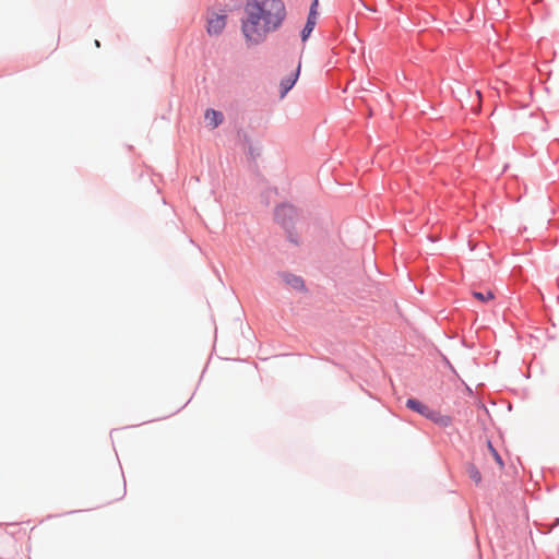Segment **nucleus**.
Masks as SVG:
<instances>
[{
    "mask_svg": "<svg viewBox=\"0 0 559 559\" xmlns=\"http://www.w3.org/2000/svg\"><path fill=\"white\" fill-rule=\"evenodd\" d=\"M300 72V64L287 78L281 81V98H283L295 85Z\"/></svg>",
    "mask_w": 559,
    "mask_h": 559,
    "instance_id": "nucleus-4",
    "label": "nucleus"
},
{
    "mask_svg": "<svg viewBox=\"0 0 559 559\" xmlns=\"http://www.w3.org/2000/svg\"><path fill=\"white\" fill-rule=\"evenodd\" d=\"M406 406L409 409L417 412L418 414L423 415L426 418L431 409L430 407H428L427 405L423 404L421 402H419L418 400H415V399H408L406 401Z\"/></svg>",
    "mask_w": 559,
    "mask_h": 559,
    "instance_id": "nucleus-7",
    "label": "nucleus"
},
{
    "mask_svg": "<svg viewBox=\"0 0 559 559\" xmlns=\"http://www.w3.org/2000/svg\"><path fill=\"white\" fill-rule=\"evenodd\" d=\"M288 210H290V209L287 207V206H282V207L278 209V211H283V212L288 211Z\"/></svg>",
    "mask_w": 559,
    "mask_h": 559,
    "instance_id": "nucleus-12",
    "label": "nucleus"
},
{
    "mask_svg": "<svg viewBox=\"0 0 559 559\" xmlns=\"http://www.w3.org/2000/svg\"><path fill=\"white\" fill-rule=\"evenodd\" d=\"M473 296L481 302H488L495 298V295L491 290H487L485 293L473 292Z\"/></svg>",
    "mask_w": 559,
    "mask_h": 559,
    "instance_id": "nucleus-9",
    "label": "nucleus"
},
{
    "mask_svg": "<svg viewBox=\"0 0 559 559\" xmlns=\"http://www.w3.org/2000/svg\"><path fill=\"white\" fill-rule=\"evenodd\" d=\"M427 418L441 427H449L452 424V418L450 416L443 415L435 409H430Z\"/></svg>",
    "mask_w": 559,
    "mask_h": 559,
    "instance_id": "nucleus-5",
    "label": "nucleus"
},
{
    "mask_svg": "<svg viewBox=\"0 0 559 559\" xmlns=\"http://www.w3.org/2000/svg\"><path fill=\"white\" fill-rule=\"evenodd\" d=\"M467 474L469 476V478L476 484V485H479L480 481H481V475H480V472L477 469V467H475L474 465H471L468 468H467Z\"/></svg>",
    "mask_w": 559,
    "mask_h": 559,
    "instance_id": "nucleus-11",
    "label": "nucleus"
},
{
    "mask_svg": "<svg viewBox=\"0 0 559 559\" xmlns=\"http://www.w3.org/2000/svg\"><path fill=\"white\" fill-rule=\"evenodd\" d=\"M317 5H318V0H314L310 8V12H309L306 25L301 32V39L304 41L307 40V38L310 36L311 32L313 31V28L317 24V14H318L317 10H316Z\"/></svg>",
    "mask_w": 559,
    "mask_h": 559,
    "instance_id": "nucleus-3",
    "label": "nucleus"
},
{
    "mask_svg": "<svg viewBox=\"0 0 559 559\" xmlns=\"http://www.w3.org/2000/svg\"><path fill=\"white\" fill-rule=\"evenodd\" d=\"M476 94H477L478 98H480V92L477 91Z\"/></svg>",
    "mask_w": 559,
    "mask_h": 559,
    "instance_id": "nucleus-13",
    "label": "nucleus"
},
{
    "mask_svg": "<svg viewBox=\"0 0 559 559\" xmlns=\"http://www.w3.org/2000/svg\"><path fill=\"white\" fill-rule=\"evenodd\" d=\"M226 26V15L211 13L207 17L206 32L211 36L219 35Z\"/></svg>",
    "mask_w": 559,
    "mask_h": 559,
    "instance_id": "nucleus-2",
    "label": "nucleus"
},
{
    "mask_svg": "<svg viewBox=\"0 0 559 559\" xmlns=\"http://www.w3.org/2000/svg\"><path fill=\"white\" fill-rule=\"evenodd\" d=\"M285 17L286 9L282 0H247L241 33L249 45H259L281 27Z\"/></svg>",
    "mask_w": 559,
    "mask_h": 559,
    "instance_id": "nucleus-1",
    "label": "nucleus"
},
{
    "mask_svg": "<svg viewBox=\"0 0 559 559\" xmlns=\"http://www.w3.org/2000/svg\"><path fill=\"white\" fill-rule=\"evenodd\" d=\"M205 121L212 129L217 128L223 122V114L215 109H207L204 114Z\"/></svg>",
    "mask_w": 559,
    "mask_h": 559,
    "instance_id": "nucleus-6",
    "label": "nucleus"
},
{
    "mask_svg": "<svg viewBox=\"0 0 559 559\" xmlns=\"http://www.w3.org/2000/svg\"><path fill=\"white\" fill-rule=\"evenodd\" d=\"M487 448H488L490 455L498 464L499 468L502 469L504 466L503 461H502L501 456L499 455V453L497 452V450L492 447L490 441H488Z\"/></svg>",
    "mask_w": 559,
    "mask_h": 559,
    "instance_id": "nucleus-10",
    "label": "nucleus"
},
{
    "mask_svg": "<svg viewBox=\"0 0 559 559\" xmlns=\"http://www.w3.org/2000/svg\"><path fill=\"white\" fill-rule=\"evenodd\" d=\"M283 280L288 286H290L295 290H302L305 287L304 281L299 276L293 274H285L283 275Z\"/></svg>",
    "mask_w": 559,
    "mask_h": 559,
    "instance_id": "nucleus-8",
    "label": "nucleus"
}]
</instances>
